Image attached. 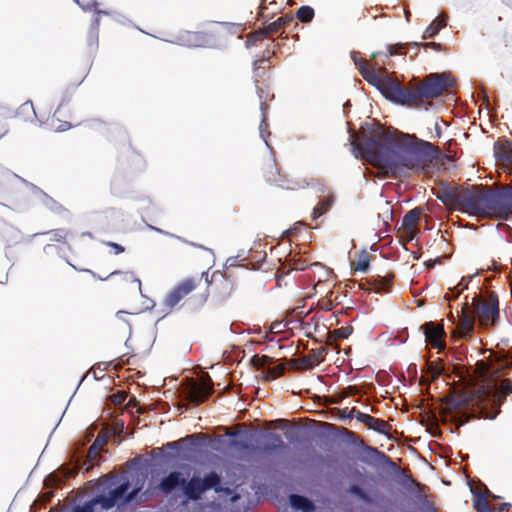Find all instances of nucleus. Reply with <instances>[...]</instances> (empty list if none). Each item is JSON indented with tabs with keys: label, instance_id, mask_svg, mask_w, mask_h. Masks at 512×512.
I'll list each match as a JSON object with an SVG mask.
<instances>
[{
	"label": "nucleus",
	"instance_id": "1",
	"mask_svg": "<svg viewBox=\"0 0 512 512\" xmlns=\"http://www.w3.org/2000/svg\"><path fill=\"white\" fill-rule=\"evenodd\" d=\"M353 145L364 160L392 174L405 169L423 171L442 156L428 141L383 127L375 130L373 137L364 136Z\"/></svg>",
	"mask_w": 512,
	"mask_h": 512
},
{
	"label": "nucleus",
	"instance_id": "2",
	"mask_svg": "<svg viewBox=\"0 0 512 512\" xmlns=\"http://www.w3.org/2000/svg\"><path fill=\"white\" fill-rule=\"evenodd\" d=\"M512 394V381L504 379L499 388L480 387L469 396L449 393L440 399L443 405L441 414L450 416L459 429L470 419H494L500 412V406L508 395Z\"/></svg>",
	"mask_w": 512,
	"mask_h": 512
},
{
	"label": "nucleus",
	"instance_id": "3",
	"mask_svg": "<svg viewBox=\"0 0 512 512\" xmlns=\"http://www.w3.org/2000/svg\"><path fill=\"white\" fill-rule=\"evenodd\" d=\"M103 493L94 497L84 505H76L71 512H103L115 506L122 507L127 504H137V495L140 489L135 488L129 492L130 483H119L117 476L102 477Z\"/></svg>",
	"mask_w": 512,
	"mask_h": 512
},
{
	"label": "nucleus",
	"instance_id": "4",
	"mask_svg": "<svg viewBox=\"0 0 512 512\" xmlns=\"http://www.w3.org/2000/svg\"><path fill=\"white\" fill-rule=\"evenodd\" d=\"M178 488L182 489L187 499L193 501L201 499L202 494L211 489L216 493H224L226 495L231 494L230 488H224L221 485V478L214 471L206 474L203 479L194 475L188 481L181 472L172 471L162 478L157 486V489L164 494H170Z\"/></svg>",
	"mask_w": 512,
	"mask_h": 512
},
{
	"label": "nucleus",
	"instance_id": "5",
	"mask_svg": "<svg viewBox=\"0 0 512 512\" xmlns=\"http://www.w3.org/2000/svg\"><path fill=\"white\" fill-rule=\"evenodd\" d=\"M209 282L203 277H187L177 282L165 295L163 305L167 312L181 308L186 302L194 301L196 306H203L209 297Z\"/></svg>",
	"mask_w": 512,
	"mask_h": 512
},
{
	"label": "nucleus",
	"instance_id": "6",
	"mask_svg": "<svg viewBox=\"0 0 512 512\" xmlns=\"http://www.w3.org/2000/svg\"><path fill=\"white\" fill-rule=\"evenodd\" d=\"M460 211L478 218H498L496 190L490 186L473 185L464 189Z\"/></svg>",
	"mask_w": 512,
	"mask_h": 512
},
{
	"label": "nucleus",
	"instance_id": "7",
	"mask_svg": "<svg viewBox=\"0 0 512 512\" xmlns=\"http://www.w3.org/2000/svg\"><path fill=\"white\" fill-rule=\"evenodd\" d=\"M357 65L360 66V75L370 85L376 87L387 99L409 107H420L415 84L406 87L390 79H383L381 71L367 70L362 62L357 63Z\"/></svg>",
	"mask_w": 512,
	"mask_h": 512
},
{
	"label": "nucleus",
	"instance_id": "8",
	"mask_svg": "<svg viewBox=\"0 0 512 512\" xmlns=\"http://www.w3.org/2000/svg\"><path fill=\"white\" fill-rule=\"evenodd\" d=\"M456 86V80L449 72L430 73L415 84L420 107L428 100L441 96Z\"/></svg>",
	"mask_w": 512,
	"mask_h": 512
},
{
	"label": "nucleus",
	"instance_id": "9",
	"mask_svg": "<svg viewBox=\"0 0 512 512\" xmlns=\"http://www.w3.org/2000/svg\"><path fill=\"white\" fill-rule=\"evenodd\" d=\"M473 304L480 326L489 328L496 325L499 320V303L495 294H490L485 300L474 297Z\"/></svg>",
	"mask_w": 512,
	"mask_h": 512
},
{
	"label": "nucleus",
	"instance_id": "10",
	"mask_svg": "<svg viewBox=\"0 0 512 512\" xmlns=\"http://www.w3.org/2000/svg\"><path fill=\"white\" fill-rule=\"evenodd\" d=\"M186 399L197 406L205 402L213 393V384L211 380H201L199 382L191 380L184 391Z\"/></svg>",
	"mask_w": 512,
	"mask_h": 512
},
{
	"label": "nucleus",
	"instance_id": "11",
	"mask_svg": "<svg viewBox=\"0 0 512 512\" xmlns=\"http://www.w3.org/2000/svg\"><path fill=\"white\" fill-rule=\"evenodd\" d=\"M264 176L267 182L279 186L284 189L298 190L306 188L309 183L305 180L289 181L282 176L276 166L275 162H268L264 169Z\"/></svg>",
	"mask_w": 512,
	"mask_h": 512
},
{
	"label": "nucleus",
	"instance_id": "12",
	"mask_svg": "<svg viewBox=\"0 0 512 512\" xmlns=\"http://www.w3.org/2000/svg\"><path fill=\"white\" fill-rule=\"evenodd\" d=\"M464 189L459 186H452L448 183H441L435 192V196L440 200L448 209L460 211L461 197L463 196Z\"/></svg>",
	"mask_w": 512,
	"mask_h": 512
},
{
	"label": "nucleus",
	"instance_id": "13",
	"mask_svg": "<svg viewBox=\"0 0 512 512\" xmlns=\"http://www.w3.org/2000/svg\"><path fill=\"white\" fill-rule=\"evenodd\" d=\"M271 67L270 56L262 57L253 63V79L260 98H262L264 92L261 85L266 86L269 81Z\"/></svg>",
	"mask_w": 512,
	"mask_h": 512
},
{
	"label": "nucleus",
	"instance_id": "14",
	"mask_svg": "<svg viewBox=\"0 0 512 512\" xmlns=\"http://www.w3.org/2000/svg\"><path fill=\"white\" fill-rule=\"evenodd\" d=\"M328 353L326 346H319L311 349L306 356L299 359H293L292 362L297 364L298 369L312 370L325 360Z\"/></svg>",
	"mask_w": 512,
	"mask_h": 512
},
{
	"label": "nucleus",
	"instance_id": "15",
	"mask_svg": "<svg viewBox=\"0 0 512 512\" xmlns=\"http://www.w3.org/2000/svg\"><path fill=\"white\" fill-rule=\"evenodd\" d=\"M421 215V208H414L404 215L399 232L407 239V241H411L415 237L418 231V222Z\"/></svg>",
	"mask_w": 512,
	"mask_h": 512
},
{
	"label": "nucleus",
	"instance_id": "16",
	"mask_svg": "<svg viewBox=\"0 0 512 512\" xmlns=\"http://www.w3.org/2000/svg\"><path fill=\"white\" fill-rule=\"evenodd\" d=\"M498 218L508 219L512 215V186H501L496 190Z\"/></svg>",
	"mask_w": 512,
	"mask_h": 512
},
{
	"label": "nucleus",
	"instance_id": "17",
	"mask_svg": "<svg viewBox=\"0 0 512 512\" xmlns=\"http://www.w3.org/2000/svg\"><path fill=\"white\" fill-rule=\"evenodd\" d=\"M426 342L433 348L442 349L445 347V332L443 325L434 322H426L423 326Z\"/></svg>",
	"mask_w": 512,
	"mask_h": 512
},
{
	"label": "nucleus",
	"instance_id": "18",
	"mask_svg": "<svg viewBox=\"0 0 512 512\" xmlns=\"http://www.w3.org/2000/svg\"><path fill=\"white\" fill-rule=\"evenodd\" d=\"M251 363L253 366L257 368H267V376L266 378L269 380H274L284 374V371L286 369L284 364H277L271 367V365L274 363L273 358L266 356V355H254L251 358Z\"/></svg>",
	"mask_w": 512,
	"mask_h": 512
},
{
	"label": "nucleus",
	"instance_id": "19",
	"mask_svg": "<svg viewBox=\"0 0 512 512\" xmlns=\"http://www.w3.org/2000/svg\"><path fill=\"white\" fill-rule=\"evenodd\" d=\"M394 278V274L389 273L384 276L376 275L371 277L368 281L369 290H372L376 293H389L392 287V281Z\"/></svg>",
	"mask_w": 512,
	"mask_h": 512
},
{
	"label": "nucleus",
	"instance_id": "20",
	"mask_svg": "<svg viewBox=\"0 0 512 512\" xmlns=\"http://www.w3.org/2000/svg\"><path fill=\"white\" fill-rule=\"evenodd\" d=\"M380 55H382V53H379V52L373 53L372 54V58L374 59V61L372 63H370V64H368V62L366 60L362 59L360 57V53L356 52V51H353L351 53V58H352L355 66H356V68L358 69L359 72H360V66H358L357 63L362 62L364 67L367 70H373V71H376V72H380V71L382 72L383 71V73H382L383 74L382 75L383 79H390L389 76H388L387 70L384 67L380 66L378 61H377V57H379Z\"/></svg>",
	"mask_w": 512,
	"mask_h": 512
},
{
	"label": "nucleus",
	"instance_id": "21",
	"mask_svg": "<svg viewBox=\"0 0 512 512\" xmlns=\"http://www.w3.org/2000/svg\"><path fill=\"white\" fill-rule=\"evenodd\" d=\"M179 39L183 45L190 47L204 46L208 42L207 34L201 31H185Z\"/></svg>",
	"mask_w": 512,
	"mask_h": 512
},
{
	"label": "nucleus",
	"instance_id": "22",
	"mask_svg": "<svg viewBox=\"0 0 512 512\" xmlns=\"http://www.w3.org/2000/svg\"><path fill=\"white\" fill-rule=\"evenodd\" d=\"M18 236V229L0 217V243L10 246L17 241Z\"/></svg>",
	"mask_w": 512,
	"mask_h": 512
},
{
	"label": "nucleus",
	"instance_id": "23",
	"mask_svg": "<svg viewBox=\"0 0 512 512\" xmlns=\"http://www.w3.org/2000/svg\"><path fill=\"white\" fill-rule=\"evenodd\" d=\"M474 330V317L465 309H462V315L457 324V331L461 337L471 336Z\"/></svg>",
	"mask_w": 512,
	"mask_h": 512
},
{
	"label": "nucleus",
	"instance_id": "24",
	"mask_svg": "<svg viewBox=\"0 0 512 512\" xmlns=\"http://www.w3.org/2000/svg\"><path fill=\"white\" fill-rule=\"evenodd\" d=\"M472 493L474 496V508L477 512H493V509L487 500L490 495V491L486 487L484 492L472 489Z\"/></svg>",
	"mask_w": 512,
	"mask_h": 512
},
{
	"label": "nucleus",
	"instance_id": "25",
	"mask_svg": "<svg viewBox=\"0 0 512 512\" xmlns=\"http://www.w3.org/2000/svg\"><path fill=\"white\" fill-rule=\"evenodd\" d=\"M291 21H292L291 16L279 17L275 21L266 25L264 28L260 29L259 33L261 35H267V36L274 35L280 31H282V29L285 27V25H287Z\"/></svg>",
	"mask_w": 512,
	"mask_h": 512
},
{
	"label": "nucleus",
	"instance_id": "26",
	"mask_svg": "<svg viewBox=\"0 0 512 512\" xmlns=\"http://www.w3.org/2000/svg\"><path fill=\"white\" fill-rule=\"evenodd\" d=\"M289 501L295 510H300L302 512H314L316 509L311 500L301 495L292 494L289 497Z\"/></svg>",
	"mask_w": 512,
	"mask_h": 512
},
{
	"label": "nucleus",
	"instance_id": "27",
	"mask_svg": "<svg viewBox=\"0 0 512 512\" xmlns=\"http://www.w3.org/2000/svg\"><path fill=\"white\" fill-rule=\"evenodd\" d=\"M287 261L290 269L297 271L305 270L307 267L310 266H319V263H309L307 258L299 254L290 255Z\"/></svg>",
	"mask_w": 512,
	"mask_h": 512
},
{
	"label": "nucleus",
	"instance_id": "28",
	"mask_svg": "<svg viewBox=\"0 0 512 512\" xmlns=\"http://www.w3.org/2000/svg\"><path fill=\"white\" fill-rule=\"evenodd\" d=\"M334 202V196L329 195L325 199L321 200L313 209L312 218L317 219L327 213L332 207Z\"/></svg>",
	"mask_w": 512,
	"mask_h": 512
},
{
	"label": "nucleus",
	"instance_id": "29",
	"mask_svg": "<svg viewBox=\"0 0 512 512\" xmlns=\"http://www.w3.org/2000/svg\"><path fill=\"white\" fill-rule=\"evenodd\" d=\"M446 24L445 17L435 19L424 31L423 39L433 38Z\"/></svg>",
	"mask_w": 512,
	"mask_h": 512
},
{
	"label": "nucleus",
	"instance_id": "30",
	"mask_svg": "<svg viewBox=\"0 0 512 512\" xmlns=\"http://www.w3.org/2000/svg\"><path fill=\"white\" fill-rule=\"evenodd\" d=\"M370 254L367 251H362L358 254L357 259L352 262V267L355 271L365 272L369 268Z\"/></svg>",
	"mask_w": 512,
	"mask_h": 512
},
{
	"label": "nucleus",
	"instance_id": "31",
	"mask_svg": "<svg viewBox=\"0 0 512 512\" xmlns=\"http://www.w3.org/2000/svg\"><path fill=\"white\" fill-rule=\"evenodd\" d=\"M100 451L101 450L94 446L93 444L89 447L86 455V460L83 464V467L86 472H88L93 467L94 463L98 462V460L100 459Z\"/></svg>",
	"mask_w": 512,
	"mask_h": 512
},
{
	"label": "nucleus",
	"instance_id": "32",
	"mask_svg": "<svg viewBox=\"0 0 512 512\" xmlns=\"http://www.w3.org/2000/svg\"><path fill=\"white\" fill-rule=\"evenodd\" d=\"M444 366L441 359L434 362H427L426 372L431 376V381H435L443 372Z\"/></svg>",
	"mask_w": 512,
	"mask_h": 512
},
{
	"label": "nucleus",
	"instance_id": "33",
	"mask_svg": "<svg viewBox=\"0 0 512 512\" xmlns=\"http://www.w3.org/2000/svg\"><path fill=\"white\" fill-rule=\"evenodd\" d=\"M314 15V9L310 6H301L296 12V18L302 23L311 22Z\"/></svg>",
	"mask_w": 512,
	"mask_h": 512
},
{
	"label": "nucleus",
	"instance_id": "34",
	"mask_svg": "<svg viewBox=\"0 0 512 512\" xmlns=\"http://www.w3.org/2000/svg\"><path fill=\"white\" fill-rule=\"evenodd\" d=\"M368 428L381 434L387 435L391 429V426L386 421L374 417Z\"/></svg>",
	"mask_w": 512,
	"mask_h": 512
},
{
	"label": "nucleus",
	"instance_id": "35",
	"mask_svg": "<svg viewBox=\"0 0 512 512\" xmlns=\"http://www.w3.org/2000/svg\"><path fill=\"white\" fill-rule=\"evenodd\" d=\"M284 442L279 434L276 433H270L268 435V442L265 445V450H277L281 447H283Z\"/></svg>",
	"mask_w": 512,
	"mask_h": 512
},
{
	"label": "nucleus",
	"instance_id": "36",
	"mask_svg": "<svg viewBox=\"0 0 512 512\" xmlns=\"http://www.w3.org/2000/svg\"><path fill=\"white\" fill-rule=\"evenodd\" d=\"M353 332V328L351 326L340 327L338 329H334L330 331V337L334 340H342L348 338Z\"/></svg>",
	"mask_w": 512,
	"mask_h": 512
},
{
	"label": "nucleus",
	"instance_id": "37",
	"mask_svg": "<svg viewBox=\"0 0 512 512\" xmlns=\"http://www.w3.org/2000/svg\"><path fill=\"white\" fill-rule=\"evenodd\" d=\"M50 235V239L56 242L65 243L69 236V231L64 228H58L47 232Z\"/></svg>",
	"mask_w": 512,
	"mask_h": 512
},
{
	"label": "nucleus",
	"instance_id": "38",
	"mask_svg": "<svg viewBox=\"0 0 512 512\" xmlns=\"http://www.w3.org/2000/svg\"><path fill=\"white\" fill-rule=\"evenodd\" d=\"M83 10H94L97 14H107L104 11L97 9V1L96 0H74Z\"/></svg>",
	"mask_w": 512,
	"mask_h": 512
},
{
	"label": "nucleus",
	"instance_id": "39",
	"mask_svg": "<svg viewBox=\"0 0 512 512\" xmlns=\"http://www.w3.org/2000/svg\"><path fill=\"white\" fill-rule=\"evenodd\" d=\"M334 295V291H329L325 297L319 300V306L322 310L330 311L334 308V303L332 301V296Z\"/></svg>",
	"mask_w": 512,
	"mask_h": 512
},
{
	"label": "nucleus",
	"instance_id": "40",
	"mask_svg": "<svg viewBox=\"0 0 512 512\" xmlns=\"http://www.w3.org/2000/svg\"><path fill=\"white\" fill-rule=\"evenodd\" d=\"M108 437L109 436H108L107 432H105L104 430H101L99 432V434L97 435L96 439L94 440L93 445L96 446L97 448H99L100 450H102L103 447L108 442Z\"/></svg>",
	"mask_w": 512,
	"mask_h": 512
},
{
	"label": "nucleus",
	"instance_id": "41",
	"mask_svg": "<svg viewBox=\"0 0 512 512\" xmlns=\"http://www.w3.org/2000/svg\"><path fill=\"white\" fill-rule=\"evenodd\" d=\"M420 46H423L424 49L431 48L435 51L442 50V45L440 43H436V42H428V43H424V44H419L417 42H413V43L409 44V47H414L416 49H419Z\"/></svg>",
	"mask_w": 512,
	"mask_h": 512
},
{
	"label": "nucleus",
	"instance_id": "42",
	"mask_svg": "<svg viewBox=\"0 0 512 512\" xmlns=\"http://www.w3.org/2000/svg\"><path fill=\"white\" fill-rule=\"evenodd\" d=\"M98 26H99V19L95 20V23L91 27L89 31V41L90 45H94L98 41Z\"/></svg>",
	"mask_w": 512,
	"mask_h": 512
},
{
	"label": "nucleus",
	"instance_id": "43",
	"mask_svg": "<svg viewBox=\"0 0 512 512\" xmlns=\"http://www.w3.org/2000/svg\"><path fill=\"white\" fill-rule=\"evenodd\" d=\"M406 47L405 44H396L388 46V54H383V56L388 59L392 55L403 54L402 49Z\"/></svg>",
	"mask_w": 512,
	"mask_h": 512
},
{
	"label": "nucleus",
	"instance_id": "44",
	"mask_svg": "<svg viewBox=\"0 0 512 512\" xmlns=\"http://www.w3.org/2000/svg\"><path fill=\"white\" fill-rule=\"evenodd\" d=\"M420 501L422 503V509L425 512H437L434 504L430 500H428L426 497L420 496Z\"/></svg>",
	"mask_w": 512,
	"mask_h": 512
},
{
	"label": "nucleus",
	"instance_id": "45",
	"mask_svg": "<svg viewBox=\"0 0 512 512\" xmlns=\"http://www.w3.org/2000/svg\"><path fill=\"white\" fill-rule=\"evenodd\" d=\"M64 481V478H61L57 474H50L47 479L45 480V483L47 485L53 484L55 486L61 484Z\"/></svg>",
	"mask_w": 512,
	"mask_h": 512
},
{
	"label": "nucleus",
	"instance_id": "46",
	"mask_svg": "<svg viewBox=\"0 0 512 512\" xmlns=\"http://www.w3.org/2000/svg\"><path fill=\"white\" fill-rule=\"evenodd\" d=\"M373 418V416L366 413H357V420L365 424L367 427L369 426V424H371Z\"/></svg>",
	"mask_w": 512,
	"mask_h": 512
},
{
	"label": "nucleus",
	"instance_id": "47",
	"mask_svg": "<svg viewBox=\"0 0 512 512\" xmlns=\"http://www.w3.org/2000/svg\"><path fill=\"white\" fill-rule=\"evenodd\" d=\"M105 245L111 247L115 254H121L125 251V248L122 245L115 242H105Z\"/></svg>",
	"mask_w": 512,
	"mask_h": 512
},
{
	"label": "nucleus",
	"instance_id": "48",
	"mask_svg": "<svg viewBox=\"0 0 512 512\" xmlns=\"http://www.w3.org/2000/svg\"><path fill=\"white\" fill-rule=\"evenodd\" d=\"M350 491H351V493L357 495L358 497H360L362 499L366 498L365 492L358 486H352L350 488Z\"/></svg>",
	"mask_w": 512,
	"mask_h": 512
},
{
	"label": "nucleus",
	"instance_id": "49",
	"mask_svg": "<svg viewBox=\"0 0 512 512\" xmlns=\"http://www.w3.org/2000/svg\"><path fill=\"white\" fill-rule=\"evenodd\" d=\"M411 481L413 484L416 485L419 494L425 493V491H426L425 485H422V484L416 482L414 479H411Z\"/></svg>",
	"mask_w": 512,
	"mask_h": 512
},
{
	"label": "nucleus",
	"instance_id": "50",
	"mask_svg": "<svg viewBox=\"0 0 512 512\" xmlns=\"http://www.w3.org/2000/svg\"><path fill=\"white\" fill-rule=\"evenodd\" d=\"M259 32H260V30L255 31L254 33H252L251 34V39L256 41V40L262 39L263 37H268L267 35H261Z\"/></svg>",
	"mask_w": 512,
	"mask_h": 512
},
{
	"label": "nucleus",
	"instance_id": "51",
	"mask_svg": "<svg viewBox=\"0 0 512 512\" xmlns=\"http://www.w3.org/2000/svg\"><path fill=\"white\" fill-rule=\"evenodd\" d=\"M54 211L57 212V213H62V212H67V209L62 206L61 204H58V203H54Z\"/></svg>",
	"mask_w": 512,
	"mask_h": 512
},
{
	"label": "nucleus",
	"instance_id": "52",
	"mask_svg": "<svg viewBox=\"0 0 512 512\" xmlns=\"http://www.w3.org/2000/svg\"><path fill=\"white\" fill-rule=\"evenodd\" d=\"M126 276H129V278H131V279H132V281H133L134 283H136V284H137V287L140 289V287H141V281H140L138 278H135V277H134V275H133V273H126Z\"/></svg>",
	"mask_w": 512,
	"mask_h": 512
},
{
	"label": "nucleus",
	"instance_id": "53",
	"mask_svg": "<svg viewBox=\"0 0 512 512\" xmlns=\"http://www.w3.org/2000/svg\"><path fill=\"white\" fill-rule=\"evenodd\" d=\"M340 295L338 293L334 292V295L332 296V301L334 303V307L340 304Z\"/></svg>",
	"mask_w": 512,
	"mask_h": 512
},
{
	"label": "nucleus",
	"instance_id": "54",
	"mask_svg": "<svg viewBox=\"0 0 512 512\" xmlns=\"http://www.w3.org/2000/svg\"><path fill=\"white\" fill-rule=\"evenodd\" d=\"M371 451L378 454L380 457L389 460V457L385 453L378 451L376 448H371Z\"/></svg>",
	"mask_w": 512,
	"mask_h": 512
},
{
	"label": "nucleus",
	"instance_id": "55",
	"mask_svg": "<svg viewBox=\"0 0 512 512\" xmlns=\"http://www.w3.org/2000/svg\"><path fill=\"white\" fill-rule=\"evenodd\" d=\"M357 413H362L360 410L356 409V408H352L351 411H350V417H355L357 419Z\"/></svg>",
	"mask_w": 512,
	"mask_h": 512
},
{
	"label": "nucleus",
	"instance_id": "56",
	"mask_svg": "<svg viewBox=\"0 0 512 512\" xmlns=\"http://www.w3.org/2000/svg\"><path fill=\"white\" fill-rule=\"evenodd\" d=\"M166 447L167 448H171V449H178V445H177V442H169L166 444Z\"/></svg>",
	"mask_w": 512,
	"mask_h": 512
},
{
	"label": "nucleus",
	"instance_id": "57",
	"mask_svg": "<svg viewBox=\"0 0 512 512\" xmlns=\"http://www.w3.org/2000/svg\"><path fill=\"white\" fill-rule=\"evenodd\" d=\"M125 399V395L124 394H120L117 396V400L119 403H121L123 400Z\"/></svg>",
	"mask_w": 512,
	"mask_h": 512
},
{
	"label": "nucleus",
	"instance_id": "58",
	"mask_svg": "<svg viewBox=\"0 0 512 512\" xmlns=\"http://www.w3.org/2000/svg\"><path fill=\"white\" fill-rule=\"evenodd\" d=\"M76 473H77V471H76V470L70 471L68 474H66V475L64 476V478H68V477H70V476H73V475H74V474H76Z\"/></svg>",
	"mask_w": 512,
	"mask_h": 512
},
{
	"label": "nucleus",
	"instance_id": "59",
	"mask_svg": "<svg viewBox=\"0 0 512 512\" xmlns=\"http://www.w3.org/2000/svg\"><path fill=\"white\" fill-rule=\"evenodd\" d=\"M509 506H510V504L504 503L501 505L500 510L503 511V510L507 509Z\"/></svg>",
	"mask_w": 512,
	"mask_h": 512
},
{
	"label": "nucleus",
	"instance_id": "60",
	"mask_svg": "<svg viewBox=\"0 0 512 512\" xmlns=\"http://www.w3.org/2000/svg\"><path fill=\"white\" fill-rule=\"evenodd\" d=\"M465 281L464 278H462L461 282L458 284V286H462L463 288L462 289H465L467 288V284H464L463 282Z\"/></svg>",
	"mask_w": 512,
	"mask_h": 512
},
{
	"label": "nucleus",
	"instance_id": "61",
	"mask_svg": "<svg viewBox=\"0 0 512 512\" xmlns=\"http://www.w3.org/2000/svg\"><path fill=\"white\" fill-rule=\"evenodd\" d=\"M238 498H239V496H238V495H234V496H232V498H231V499H232L233 501H235V500H236V499H238Z\"/></svg>",
	"mask_w": 512,
	"mask_h": 512
},
{
	"label": "nucleus",
	"instance_id": "62",
	"mask_svg": "<svg viewBox=\"0 0 512 512\" xmlns=\"http://www.w3.org/2000/svg\"><path fill=\"white\" fill-rule=\"evenodd\" d=\"M119 273H120L119 271H113V272L110 274V276L115 275V274H119Z\"/></svg>",
	"mask_w": 512,
	"mask_h": 512
},
{
	"label": "nucleus",
	"instance_id": "63",
	"mask_svg": "<svg viewBox=\"0 0 512 512\" xmlns=\"http://www.w3.org/2000/svg\"><path fill=\"white\" fill-rule=\"evenodd\" d=\"M70 127V124H66L65 125V128H62V131H65V129L69 128Z\"/></svg>",
	"mask_w": 512,
	"mask_h": 512
},
{
	"label": "nucleus",
	"instance_id": "64",
	"mask_svg": "<svg viewBox=\"0 0 512 512\" xmlns=\"http://www.w3.org/2000/svg\"><path fill=\"white\" fill-rule=\"evenodd\" d=\"M125 364V361L121 359V363H119L120 366H123Z\"/></svg>",
	"mask_w": 512,
	"mask_h": 512
}]
</instances>
